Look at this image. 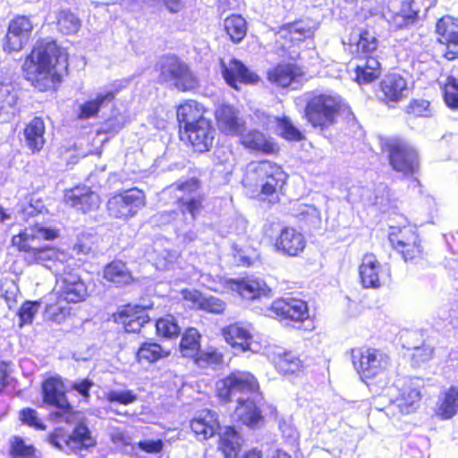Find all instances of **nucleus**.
<instances>
[{
  "label": "nucleus",
  "instance_id": "nucleus-52",
  "mask_svg": "<svg viewBox=\"0 0 458 458\" xmlns=\"http://www.w3.org/2000/svg\"><path fill=\"white\" fill-rule=\"evenodd\" d=\"M403 112L411 118L432 116L430 102L423 98H412L404 106Z\"/></svg>",
  "mask_w": 458,
  "mask_h": 458
},
{
  "label": "nucleus",
  "instance_id": "nucleus-17",
  "mask_svg": "<svg viewBox=\"0 0 458 458\" xmlns=\"http://www.w3.org/2000/svg\"><path fill=\"white\" fill-rule=\"evenodd\" d=\"M49 438L54 445L62 447L64 445L72 450L81 451L96 445L95 438L87 425L82 421L76 424L70 435H66L62 428H55Z\"/></svg>",
  "mask_w": 458,
  "mask_h": 458
},
{
  "label": "nucleus",
  "instance_id": "nucleus-29",
  "mask_svg": "<svg viewBox=\"0 0 458 458\" xmlns=\"http://www.w3.org/2000/svg\"><path fill=\"white\" fill-rule=\"evenodd\" d=\"M227 284L246 301H255L267 293L266 283L253 276L232 278Z\"/></svg>",
  "mask_w": 458,
  "mask_h": 458
},
{
  "label": "nucleus",
  "instance_id": "nucleus-15",
  "mask_svg": "<svg viewBox=\"0 0 458 458\" xmlns=\"http://www.w3.org/2000/svg\"><path fill=\"white\" fill-rule=\"evenodd\" d=\"M65 304H77L89 296L88 286L79 273L72 267H66L56 279V290L54 292Z\"/></svg>",
  "mask_w": 458,
  "mask_h": 458
},
{
  "label": "nucleus",
  "instance_id": "nucleus-35",
  "mask_svg": "<svg viewBox=\"0 0 458 458\" xmlns=\"http://www.w3.org/2000/svg\"><path fill=\"white\" fill-rule=\"evenodd\" d=\"M274 366L277 372L284 377H299L303 374L306 365L300 355L293 351H284L274 358Z\"/></svg>",
  "mask_w": 458,
  "mask_h": 458
},
{
  "label": "nucleus",
  "instance_id": "nucleus-30",
  "mask_svg": "<svg viewBox=\"0 0 458 458\" xmlns=\"http://www.w3.org/2000/svg\"><path fill=\"white\" fill-rule=\"evenodd\" d=\"M422 394L420 386L413 382H405L399 389L398 395L392 401L399 412L408 415L415 412L420 406Z\"/></svg>",
  "mask_w": 458,
  "mask_h": 458
},
{
  "label": "nucleus",
  "instance_id": "nucleus-9",
  "mask_svg": "<svg viewBox=\"0 0 458 458\" xmlns=\"http://www.w3.org/2000/svg\"><path fill=\"white\" fill-rule=\"evenodd\" d=\"M145 205V192L137 187H132L112 194L106 201V211L110 219L126 222L136 216Z\"/></svg>",
  "mask_w": 458,
  "mask_h": 458
},
{
  "label": "nucleus",
  "instance_id": "nucleus-63",
  "mask_svg": "<svg viewBox=\"0 0 458 458\" xmlns=\"http://www.w3.org/2000/svg\"><path fill=\"white\" fill-rule=\"evenodd\" d=\"M138 447L147 454H158L163 450L164 444L161 439L142 440L138 443Z\"/></svg>",
  "mask_w": 458,
  "mask_h": 458
},
{
  "label": "nucleus",
  "instance_id": "nucleus-55",
  "mask_svg": "<svg viewBox=\"0 0 458 458\" xmlns=\"http://www.w3.org/2000/svg\"><path fill=\"white\" fill-rule=\"evenodd\" d=\"M292 216L300 223L313 224L319 219L318 209L308 204H297L293 208Z\"/></svg>",
  "mask_w": 458,
  "mask_h": 458
},
{
  "label": "nucleus",
  "instance_id": "nucleus-12",
  "mask_svg": "<svg viewBox=\"0 0 458 458\" xmlns=\"http://www.w3.org/2000/svg\"><path fill=\"white\" fill-rule=\"evenodd\" d=\"M267 310L273 318L298 328L310 320L308 302L297 297L276 298L271 302Z\"/></svg>",
  "mask_w": 458,
  "mask_h": 458
},
{
  "label": "nucleus",
  "instance_id": "nucleus-26",
  "mask_svg": "<svg viewBox=\"0 0 458 458\" xmlns=\"http://www.w3.org/2000/svg\"><path fill=\"white\" fill-rule=\"evenodd\" d=\"M215 118L219 131L226 136H239L245 131V122L232 105L219 106L215 112Z\"/></svg>",
  "mask_w": 458,
  "mask_h": 458
},
{
  "label": "nucleus",
  "instance_id": "nucleus-54",
  "mask_svg": "<svg viewBox=\"0 0 458 458\" xmlns=\"http://www.w3.org/2000/svg\"><path fill=\"white\" fill-rule=\"evenodd\" d=\"M443 98L449 108L458 109V80L453 75H449L443 85Z\"/></svg>",
  "mask_w": 458,
  "mask_h": 458
},
{
  "label": "nucleus",
  "instance_id": "nucleus-1",
  "mask_svg": "<svg viewBox=\"0 0 458 458\" xmlns=\"http://www.w3.org/2000/svg\"><path fill=\"white\" fill-rule=\"evenodd\" d=\"M69 55L52 38H40L24 57V79L40 92L56 91L68 73Z\"/></svg>",
  "mask_w": 458,
  "mask_h": 458
},
{
  "label": "nucleus",
  "instance_id": "nucleus-44",
  "mask_svg": "<svg viewBox=\"0 0 458 458\" xmlns=\"http://www.w3.org/2000/svg\"><path fill=\"white\" fill-rule=\"evenodd\" d=\"M217 449L225 458H237L242 449L240 433L233 426L225 428L217 441Z\"/></svg>",
  "mask_w": 458,
  "mask_h": 458
},
{
  "label": "nucleus",
  "instance_id": "nucleus-46",
  "mask_svg": "<svg viewBox=\"0 0 458 458\" xmlns=\"http://www.w3.org/2000/svg\"><path fill=\"white\" fill-rule=\"evenodd\" d=\"M55 24L57 30L63 35H75L81 27L78 15L71 9L63 8L56 12Z\"/></svg>",
  "mask_w": 458,
  "mask_h": 458
},
{
  "label": "nucleus",
  "instance_id": "nucleus-10",
  "mask_svg": "<svg viewBox=\"0 0 458 458\" xmlns=\"http://www.w3.org/2000/svg\"><path fill=\"white\" fill-rule=\"evenodd\" d=\"M318 24L309 17H301L293 21L285 22L276 31V44L283 53H288L291 48L313 40Z\"/></svg>",
  "mask_w": 458,
  "mask_h": 458
},
{
  "label": "nucleus",
  "instance_id": "nucleus-23",
  "mask_svg": "<svg viewBox=\"0 0 458 458\" xmlns=\"http://www.w3.org/2000/svg\"><path fill=\"white\" fill-rule=\"evenodd\" d=\"M64 201L66 205L83 214L98 208L100 198L87 186H75L65 190Z\"/></svg>",
  "mask_w": 458,
  "mask_h": 458
},
{
  "label": "nucleus",
  "instance_id": "nucleus-37",
  "mask_svg": "<svg viewBox=\"0 0 458 458\" xmlns=\"http://www.w3.org/2000/svg\"><path fill=\"white\" fill-rule=\"evenodd\" d=\"M103 278L114 287H124L134 282L131 271L124 261L114 259L103 268Z\"/></svg>",
  "mask_w": 458,
  "mask_h": 458
},
{
  "label": "nucleus",
  "instance_id": "nucleus-8",
  "mask_svg": "<svg viewBox=\"0 0 458 458\" xmlns=\"http://www.w3.org/2000/svg\"><path fill=\"white\" fill-rule=\"evenodd\" d=\"M383 150L387 154L391 168L405 177H412L420 169V153L418 149L405 140L394 138L386 141Z\"/></svg>",
  "mask_w": 458,
  "mask_h": 458
},
{
  "label": "nucleus",
  "instance_id": "nucleus-42",
  "mask_svg": "<svg viewBox=\"0 0 458 458\" xmlns=\"http://www.w3.org/2000/svg\"><path fill=\"white\" fill-rule=\"evenodd\" d=\"M458 412V386H451L442 393L435 409V415L442 420L452 419Z\"/></svg>",
  "mask_w": 458,
  "mask_h": 458
},
{
  "label": "nucleus",
  "instance_id": "nucleus-41",
  "mask_svg": "<svg viewBox=\"0 0 458 458\" xmlns=\"http://www.w3.org/2000/svg\"><path fill=\"white\" fill-rule=\"evenodd\" d=\"M116 90L98 93L95 98L89 99L80 105L77 112L79 120H87L97 117L105 104L112 103L115 99Z\"/></svg>",
  "mask_w": 458,
  "mask_h": 458
},
{
  "label": "nucleus",
  "instance_id": "nucleus-39",
  "mask_svg": "<svg viewBox=\"0 0 458 458\" xmlns=\"http://www.w3.org/2000/svg\"><path fill=\"white\" fill-rule=\"evenodd\" d=\"M204 196L199 195L191 198H178L175 201L177 210L172 209L162 214L168 221H175L181 213L182 216L189 214L192 219H196L203 209Z\"/></svg>",
  "mask_w": 458,
  "mask_h": 458
},
{
  "label": "nucleus",
  "instance_id": "nucleus-34",
  "mask_svg": "<svg viewBox=\"0 0 458 458\" xmlns=\"http://www.w3.org/2000/svg\"><path fill=\"white\" fill-rule=\"evenodd\" d=\"M347 44L356 47L353 55H376L378 39L376 33L367 28L353 29L350 33Z\"/></svg>",
  "mask_w": 458,
  "mask_h": 458
},
{
  "label": "nucleus",
  "instance_id": "nucleus-43",
  "mask_svg": "<svg viewBox=\"0 0 458 458\" xmlns=\"http://www.w3.org/2000/svg\"><path fill=\"white\" fill-rule=\"evenodd\" d=\"M178 350L183 358L192 359L201 349L202 335L194 327H188L181 331Z\"/></svg>",
  "mask_w": 458,
  "mask_h": 458
},
{
  "label": "nucleus",
  "instance_id": "nucleus-51",
  "mask_svg": "<svg viewBox=\"0 0 458 458\" xmlns=\"http://www.w3.org/2000/svg\"><path fill=\"white\" fill-rule=\"evenodd\" d=\"M9 455L11 458H35L37 449L33 445H28L19 436H13L9 441Z\"/></svg>",
  "mask_w": 458,
  "mask_h": 458
},
{
  "label": "nucleus",
  "instance_id": "nucleus-59",
  "mask_svg": "<svg viewBox=\"0 0 458 458\" xmlns=\"http://www.w3.org/2000/svg\"><path fill=\"white\" fill-rule=\"evenodd\" d=\"M434 356V348L429 344H422L420 346L413 348L411 360L414 366L430 360Z\"/></svg>",
  "mask_w": 458,
  "mask_h": 458
},
{
  "label": "nucleus",
  "instance_id": "nucleus-64",
  "mask_svg": "<svg viewBox=\"0 0 458 458\" xmlns=\"http://www.w3.org/2000/svg\"><path fill=\"white\" fill-rule=\"evenodd\" d=\"M94 386L93 382L88 378L74 382L71 385V389L81 394L84 400L90 396V389Z\"/></svg>",
  "mask_w": 458,
  "mask_h": 458
},
{
  "label": "nucleus",
  "instance_id": "nucleus-40",
  "mask_svg": "<svg viewBox=\"0 0 458 458\" xmlns=\"http://www.w3.org/2000/svg\"><path fill=\"white\" fill-rule=\"evenodd\" d=\"M18 101L15 87L11 83L0 82V119L8 121L19 114Z\"/></svg>",
  "mask_w": 458,
  "mask_h": 458
},
{
  "label": "nucleus",
  "instance_id": "nucleus-62",
  "mask_svg": "<svg viewBox=\"0 0 458 458\" xmlns=\"http://www.w3.org/2000/svg\"><path fill=\"white\" fill-rule=\"evenodd\" d=\"M174 187L179 191L191 193L199 190L201 183L198 178L192 177L185 181L175 182Z\"/></svg>",
  "mask_w": 458,
  "mask_h": 458
},
{
  "label": "nucleus",
  "instance_id": "nucleus-24",
  "mask_svg": "<svg viewBox=\"0 0 458 458\" xmlns=\"http://www.w3.org/2000/svg\"><path fill=\"white\" fill-rule=\"evenodd\" d=\"M239 136L241 145L250 152L265 156H276L280 152L278 143L258 129L243 131Z\"/></svg>",
  "mask_w": 458,
  "mask_h": 458
},
{
  "label": "nucleus",
  "instance_id": "nucleus-58",
  "mask_svg": "<svg viewBox=\"0 0 458 458\" xmlns=\"http://www.w3.org/2000/svg\"><path fill=\"white\" fill-rule=\"evenodd\" d=\"M227 308L226 302L213 295H205L201 311L213 315H223Z\"/></svg>",
  "mask_w": 458,
  "mask_h": 458
},
{
  "label": "nucleus",
  "instance_id": "nucleus-45",
  "mask_svg": "<svg viewBox=\"0 0 458 458\" xmlns=\"http://www.w3.org/2000/svg\"><path fill=\"white\" fill-rule=\"evenodd\" d=\"M236 414L238 420L249 427L255 428L263 420L261 410L253 400L238 398Z\"/></svg>",
  "mask_w": 458,
  "mask_h": 458
},
{
  "label": "nucleus",
  "instance_id": "nucleus-47",
  "mask_svg": "<svg viewBox=\"0 0 458 458\" xmlns=\"http://www.w3.org/2000/svg\"><path fill=\"white\" fill-rule=\"evenodd\" d=\"M155 333L158 338L174 340L180 336L181 327L176 318L172 314H166L155 320Z\"/></svg>",
  "mask_w": 458,
  "mask_h": 458
},
{
  "label": "nucleus",
  "instance_id": "nucleus-18",
  "mask_svg": "<svg viewBox=\"0 0 458 458\" xmlns=\"http://www.w3.org/2000/svg\"><path fill=\"white\" fill-rule=\"evenodd\" d=\"M437 41L445 47L443 57L448 61L458 59V18L445 14L436 21Z\"/></svg>",
  "mask_w": 458,
  "mask_h": 458
},
{
  "label": "nucleus",
  "instance_id": "nucleus-11",
  "mask_svg": "<svg viewBox=\"0 0 458 458\" xmlns=\"http://www.w3.org/2000/svg\"><path fill=\"white\" fill-rule=\"evenodd\" d=\"M259 391L257 377L247 370H233L216 384V396L222 403H228L237 394H256Z\"/></svg>",
  "mask_w": 458,
  "mask_h": 458
},
{
  "label": "nucleus",
  "instance_id": "nucleus-2",
  "mask_svg": "<svg viewBox=\"0 0 458 458\" xmlns=\"http://www.w3.org/2000/svg\"><path fill=\"white\" fill-rule=\"evenodd\" d=\"M208 111L194 98L184 99L175 106L179 140L197 154L210 151L214 145L216 130Z\"/></svg>",
  "mask_w": 458,
  "mask_h": 458
},
{
  "label": "nucleus",
  "instance_id": "nucleus-7",
  "mask_svg": "<svg viewBox=\"0 0 458 458\" xmlns=\"http://www.w3.org/2000/svg\"><path fill=\"white\" fill-rule=\"evenodd\" d=\"M388 240L404 262L416 265L427 260L428 250L415 227L410 225L392 226Z\"/></svg>",
  "mask_w": 458,
  "mask_h": 458
},
{
  "label": "nucleus",
  "instance_id": "nucleus-5",
  "mask_svg": "<svg viewBox=\"0 0 458 458\" xmlns=\"http://www.w3.org/2000/svg\"><path fill=\"white\" fill-rule=\"evenodd\" d=\"M344 114H352L350 105L340 94L331 90H313L307 94L303 118L312 128L328 130Z\"/></svg>",
  "mask_w": 458,
  "mask_h": 458
},
{
  "label": "nucleus",
  "instance_id": "nucleus-48",
  "mask_svg": "<svg viewBox=\"0 0 458 458\" xmlns=\"http://www.w3.org/2000/svg\"><path fill=\"white\" fill-rule=\"evenodd\" d=\"M54 299L47 302L44 309V316L51 322L61 324L69 318L71 309L67 307L64 301H60L59 296L53 293Z\"/></svg>",
  "mask_w": 458,
  "mask_h": 458
},
{
  "label": "nucleus",
  "instance_id": "nucleus-19",
  "mask_svg": "<svg viewBox=\"0 0 458 458\" xmlns=\"http://www.w3.org/2000/svg\"><path fill=\"white\" fill-rule=\"evenodd\" d=\"M113 321L121 325L124 332L138 334L150 321L146 307L137 303H126L118 307L112 314Z\"/></svg>",
  "mask_w": 458,
  "mask_h": 458
},
{
  "label": "nucleus",
  "instance_id": "nucleus-4",
  "mask_svg": "<svg viewBox=\"0 0 458 458\" xmlns=\"http://www.w3.org/2000/svg\"><path fill=\"white\" fill-rule=\"evenodd\" d=\"M349 354L353 369L371 392L378 394L388 386L391 360L381 349L360 346Z\"/></svg>",
  "mask_w": 458,
  "mask_h": 458
},
{
  "label": "nucleus",
  "instance_id": "nucleus-27",
  "mask_svg": "<svg viewBox=\"0 0 458 458\" xmlns=\"http://www.w3.org/2000/svg\"><path fill=\"white\" fill-rule=\"evenodd\" d=\"M221 72L227 85L235 89L239 84H253L259 80L257 74L236 58L231 59L228 64L221 62Z\"/></svg>",
  "mask_w": 458,
  "mask_h": 458
},
{
  "label": "nucleus",
  "instance_id": "nucleus-14",
  "mask_svg": "<svg viewBox=\"0 0 458 458\" xmlns=\"http://www.w3.org/2000/svg\"><path fill=\"white\" fill-rule=\"evenodd\" d=\"M41 396L43 403L57 411L55 417L66 416L65 420L71 422V418L77 414L66 396L64 382L59 376H50L41 383Z\"/></svg>",
  "mask_w": 458,
  "mask_h": 458
},
{
  "label": "nucleus",
  "instance_id": "nucleus-13",
  "mask_svg": "<svg viewBox=\"0 0 458 458\" xmlns=\"http://www.w3.org/2000/svg\"><path fill=\"white\" fill-rule=\"evenodd\" d=\"M160 82H172L181 92H190L199 87L198 78L190 66L174 55L165 57L160 65Z\"/></svg>",
  "mask_w": 458,
  "mask_h": 458
},
{
  "label": "nucleus",
  "instance_id": "nucleus-56",
  "mask_svg": "<svg viewBox=\"0 0 458 458\" xmlns=\"http://www.w3.org/2000/svg\"><path fill=\"white\" fill-rule=\"evenodd\" d=\"M40 303V301H25L22 302L17 311L20 327L32 324Z\"/></svg>",
  "mask_w": 458,
  "mask_h": 458
},
{
  "label": "nucleus",
  "instance_id": "nucleus-60",
  "mask_svg": "<svg viewBox=\"0 0 458 458\" xmlns=\"http://www.w3.org/2000/svg\"><path fill=\"white\" fill-rule=\"evenodd\" d=\"M106 399L108 403L128 405L137 400V394L131 390H125L122 392L112 390L106 394Z\"/></svg>",
  "mask_w": 458,
  "mask_h": 458
},
{
  "label": "nucleus",
  "instance_id": "nucleus-61",
  "mask_svg": "<svg viewBox=\"0 0 458 458\" xmlns=\"http://www.w3.org/2000/svg\"><path fill=\"white\" fill-rule=\"evenodd\" d=\"M181 293L182 300L189 303L191 310L201 311L206 294L195 289H183Z\"/></svg>",
  "mask_w": 458,
  "mask_h": 458
},
{
  "label": "nucleus",
  "instance_id": "nucleus-16",
  "mask_svg": "<svg viewBox=\"0 0 458 458\" xmlns=\"http://www.w3.org/2000/svg\"><path fill=\"white\" fill-rule=\"evenodd\" d=\"M34 24L31 16L16 14L9 21L3 39V49L6 53L21 51L31 39Z\"/></svg>",
  "mask_w": 458,
  "mask_h": 458
},
{
  "label": "nucleus",
  "instance_id": "nucleus-38",
  "mask_svg": "<svg viewBox=\"0 0 458 458\" xmlns=\"http://www.w3.org/2000/svg\"><path fill=\"white\" fill-rule=\"evenodd\" d=\"M171 350L164 348L159 343L148 339L142 342L135 352V360L139 364H154L167 359Z\"/></svg>",
  "mask_w": 458,
  "mask_h": 458
},
{
  "label": "nucleus",
  "instance_id": "nucleus-32",
  "mask_svg": "<svg viewBox=\"0 0 458 458\" xmlns=\"http://www.w3.org/2000/svg\"><path fill=\"white\" fill-rule=\"evenodd\" d=\"M303 75L301 68L294 63H278L267 72V80L275 87L286 89Z\"/></svg>",
  "mask_w": 458,
  "mask_h": 458
},
{
  "label": "nucleus",
  "instance_id": "nucleus-36",
  "mask_svg": "<svg viewBox=\"0 0 458 458\" xmlns=\"http://www.w3.org/2000/svg\"><path fill=\"white\" fill-rule=\"evenodd\" d=\"M420 21V9L415 6L413 0L403 1L397 12L394 13L389 24L395 30H407Z\"/></svg>",
  "mask_w": 458,
  "mask_h": 458
},
{
  "label": "nucleus",
  "instance_id": "nucleus-25",
  "mask_svg": "<svg viewBox=\"0 0 458 458\" xmlns=\"http://www.w3.org/2000/svg\"><path fill=\"white\" fill-rule=\"evenodd\" d=\"M306 238L302 233L292 226L284 227L276 236L275 249L287 257H298L306 248Z\"/></svg>",
  "mask_w": 458,
  "mask_h": 458
},
{
  "label": "nucleus",
  "instance_id": "nucleus-50",
  "mask_svg": "<svg viewBox=\"0 0 458 458\" xmlns=\"http://www.w3.org/2000/svg\"><path fill=\"white\" fill-rule=\"evenodd\" d=\"M275 123L278 130V136L282 139L292 142L301 141L305 139L304 133L293 125L288 116H276Z\"/></svg>",
  "mask_w": 458,
  "mask_h": 458
},
{
  "label": "nucleus",
  "instance_id": "nucleus-33",
  "mask_svg": "<svg viewBox=\"0 0 458 458\" xmlns=\"http://www.w3.org/2000/svg\"><path fill=\"white\" fill-rule=\"evenodd\" d=\"M46 123L41 116H34L23 128L26 147L31 154L39 153L46 144Z\"/></svg>",
  "mask_w": 458,
  "mask_h": 458
},
{
  "label": "nucleus",
  "instance_id": "nucleus-57",
  "mask_svg": "<svg viewBox=\"0 0 458 458\" xmlns=\"http://www.w3.org/2000/svg\"><path fill=\"white\" fill-rule=\"evenodd\" d=\"M19 420L21 424L36 430H45L47 428L38 418L37 411L30 407L23 408L19 411Z\"/></svg>",
  "mask_w": 458,
  "mask_h": 458
},
{
  "label": "nucleus",
  "instance_id": "nucleus-49",
  "mask_svg": "<svg viewBox=\"0 0 458 458\" xmlns=\"http://www.w3.org/2000/svg\"><path fill=\"white\" fill-rule=\"evenodd\" d=\"M224 29L233 43H240L247 34V22L240 14H230L224 21Z\"/></svg>",
  "mask_w": 458,
  "mask_h": 458
},
{
  "label": "nucleus",
  "instance_id": "nucleus-31",
  "mask_svg": "<svg viewBox=\"0 0 458 458\" xmlns=\"http://www.w3.org/2000/svg\"><path fill=\"white\" fill-rule=\"evenodd\" d=\"M190 428L198 440L205 441L216 434L220 424L216 412L204 410L191 420Z\"/></svg>",
  "mask_w": 458,
  "mask_h": 458
},
{
  "label": "nucleus",
  "instance_id": "nucleus-22",
  "mask_svg": "<svg viewBox=\"0 0 458 458\" xmlns=\"http://www.w3.org/2000/svg\"><path fill=\"white\" fill-rule=\"evenodd\" d=\"M381 102L386 105L398 103L407 95V79L399 72H387L378 83Z\"/></svg>",
  "mask_w": 458,
  "mask_h": 458
},
{
  "label": "nucleus",
  "instance_id": "nucleus-53",
  "mask_svg": "<svg viewBox=\"0 0 458 458\" xmlns=\"http://www.w3.org/2000/svg\"><path fill=\"white\" fill-rule=\"evenodd\" d=\"M224 360V354L216 348H208L205 351L201 349L192 359L195 365L199 367H208L220 365Z\"/></svg>",
  "mask_w": 458,
  "mask_h": 458
},
{
  "label": "nucleus",
  "instance_id": "nucleus-28",
  "mask_svg": "<svg viewBox=\"0 0 458 458\" xmlns=\"http://www.w3.org/2000/svg\"><path fill=\"white\" fill-rule=\"evenodd\" d=\"M360 63L353 69V81L359 85H367L376 81L382 73V65L377 55H353Z\"/></svg>",
  "mask_w": 458,
  "mask_h": 458
},
{
  "label": "nucleus",
  "instance_id": "nucleus-21",
  "mask_svg": "<svg viewBox=\"0 0 458 458\" xmlns=\"http://www.w3.org/2000/svg\"><path fill=\"white\" fill-rule=\"evenodd\" d=\"M360 283L364 288H379L389 279V271L385 269L377 257L366 253L359 267Z\"/></svg>",
  "mask_w": 458,
  "mask_h": 458
},
{
  "label": "nucleus",
  "instance_id": "nucleus-3",
  "mask_svg": "<svg viewBox=\"0 0 458 458\" xmlns=\"http://www.w3.org/2000/svg\"><path fill=\"white\" fill-rule=\"evenodd\" d=\"M288 178L281 165L269 159L254 160L243 173L242 186L248 198L276 205L285 193Z\"/></svg>",
  "mask_w": 458,
  "mask_h": 458
},
{
  "label": "nucleus",
  "instance_id": "nucleus-20",
  "mask_svg": "<svg viewBox=\"0 0 458 458\" xmlns=\"http://www.w3.org/2000/svg\"><path fill=\"white\" fill-rule=\"evenodd\" d=\"M221 335L233 349L242 352L251 349L254 343V328L251 324L236 321L221 328Z\"/></svg>",
  "mask_w": 458,
  "mask_h": 458
},
{
  "label": "nucleus",
  "instance_id": "nucleus-6",
  "mask_svg": "<svg viewBox=\"0 0 458 458\" xmlns=\"http://www.w3.org/2000/svg\"><path fill=\"white\" fill-rule=\"evenodd\" d=\"M58 236L57 229L34 224L13 235L11 243L19 252L26 254L25 260L29 265L45 264L58 259L64 255V252L51 245L37 247L34 242L36 240L53 241Z\"/></svg>",
  "mask_w": 458,
  "mask_h": 458
}]
</instances>
